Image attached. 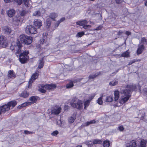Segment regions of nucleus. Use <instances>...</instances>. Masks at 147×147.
I'll list each match as a JSON object with an SVG mask.
<instances>
[{"label":"nucleus","instance_id":"obj_37","mask_svg":"<svg viewBox=\"0 0 147 147\" xmlns=\"http://www.w3.org/2000/svg\"><path fill=\"white\" fill-rule=\"evenodd\" d=\"M90 101L89 100H88L86 101L84 103V109H86V108L88 107L90 104Z\"/></svg>","mask_w":147,"mask_h":147},{"label":"nucleus","instance_id":"obj_16","mask_svg":"<svg viewBox=\"0 0 147 147\" xmlns=\"http://www.w3.org/2000/svg\"><path fill=\"white\" fill-rule=\"evenodd\" d=\"M147 141L144 139L142 140L140 143L139 147H146Z\"/></svg>","mask_w":147,"mask_h":147},{"label":"nucleus","instance_id":"obj_4","mask_svg":"<svg viewBox=\"0 0 147 147\" xmlns=\"http://www.w3.org/2000/svg\"><path fill=\"white\" fill-rule=\"evenodd\" d=\"M20 38L21 43L28 45L32 42V37L28 36L24 34L20 35Z\"/></svg>","mask_w":147,"mask_h":147},{"label":"nucleus","instance_id":"obj_56","mask_svg":"<svg viewBox=\"0 0 147 147\" xmlns=\"http://www.w3.org/2000/svg\"><path fill=\"white\" fill-rule=\"evenodd\" d=\"M43 38H44L45 39L47 38V33L45 32L44 33L42 34Z\"/></svg>","mask_w":147,"mask_h":147},{"label":"nucleus","instance_id":"obj_48","mask_svg":"<svg viewBox=\"0 0 147 147\" xmlns=\"http://www.w3.org/2000/svg\"><path fill=\"white\" fill-rule=\"evenodd\" d=\"M15 1L17 3L18 5H21L22 2V0H15Z\"/></svg>","mask_w":147,"mask_h":147},{"label":"nucleus","instance_id":"obj_40","mask_svg":"<svg viewBox=\"0 0 147 147\" xmlns=\"http://www.w3.org/2000/svg\"><path fill=\"white\" fill-rule=\"evenodd\" d=\"M84 32H78L76 35V36L77 37H81L84 35Z\"/></svg>","mask_w":147,"mask_h":147},{"label":"nucleus","instance_id":"obj_63","mask_svg":"<svg viewBox=\"0 0 147 147\" xmlns=\"http://www.w3.org/2000/svg\"><path fill=\"white\" fill-rule=\"evenodd\" d=\"M5 2L6 3H8L10 2V0H4Z\"/></svg>","mask_w":147,"mask_h":147},{"label":"nucleus","instance_id":"obj_60","mask_svg":"<svg viewBox=\"0 0 147 147\" xmlns=\"http://www.w3.org/2000/svg\"><path fill=\"white\" fill-rule=\"evenodd\" d=\"M23 107H24L22 105V104H21L18 106V108L19 109H21Z\"/></svg>","mask_w":147,"mask_h":147},{"label":"nucleus","instance_id":"obj_1","mask_svg":"<svg viewBox=\"0 0 147 147\" xmlns=\"http://www.w3.org/2000/svg\"><path fill=\"white\" fill-rule=\"evenodd\" d=\"M136 88V86L135 85H127L126 88L122 90L121 92L122 96L121 98L119 100V102L123 104L126 102L131 96V92L135 91Z\"/></svg>","mask_w":147,"mask_h":147},{"label":"nucleus","instance_id":"obj_45","mask_svg":"<svg viewBox=\"0 0 147 147\" xmlns=\"http://www.w3.org/2000/svg\"><path fill=\"white\" fill-rule=\"evenodd\" d=\"M46 23L47 25L49 26L51 24V22L49 18H48L46 20Z\"/></svg>","mask_w":147,"mask_h":147},{"label":"nucleus","instance_id":"obj_12","mask_svg":"<svg viewBox=\"0 0 147 147\" xmlns=\"http://www.w3.org/2000/svg\"><path fill=\"white\" fill-rule=\"evenodd\" d=\"M3 30L5 33L7 34H9L11 31V28L7 26H6L4 27Z\"/></svg>","mask_w":147,"mask_h":147},{"label":"nucleus","instance_id":"obj_18","mask_svg":"<svg viewBox=\"0 0 147 147\" xmlns=\"http://www.w3.org/2000/svg\"><path fill=\"white\" fill-rule=\"evenodd\" d=\"M29 95V93L26 91H24L21 94L20 96L24 98H26Z\"/></svg>","mask_w":147,"mask_h":147},{"label":"nucleus","instance_id":"obj_55","mask_svg":"<svg viewBox=\"0 0 147 147\" xmlns=\"http://www.w3.org/2000/svg\"><path fill=\"white\" fill-rule=\"evenodd\" d=\"M117 3L120 4L122 2L123 0H115Z\"/></svg>","mask_w":147,"mask_h":147},{"label":"nucleus","instance_id":"obj_26","mask_svg":"<svg viewBox=\"0 0 147 147\" xmlns=\"http://www.w3.org/2000/svg\"><path fill=\"white\" fill-rule=\"evenodd\" d=\"M15 75L13 70H10L8 72V76L9 78L15 77Z\"/></svg>","mask_w":147,"mask_h":147},{"label":"nucleus","instance_id":"obj_39","mask_svg":"<svg viewBox=\"0 0 147 147\" xmlns=\"http://www.w3.org/2000/svg\"><path fill=\"white\" fill-rule=\"evenodd\" d=\"M141 43L143 44H146L147 45V39H146L145 37L142 38L141 40Z\"/></svg>","mask_w":147,"mask_h":147},{"label":"nucleus","instance_id":"obj_33","mask_svg":"<svg viewBox=\"0 0 147 147\" xmlns=\"http://www.w3.org/2000/svg\"><path fill=\"white\" fill-rule=\"evenodd\" d=\"M46 42V40L44 38H42L40 40V43L41 44H43L44 43L45 44V45L47 46L48 44H47V43Z\"/></svg>","mask_w":147,"mask_h":147},{"label":"nucleus","instance_id":"obj_20","mask_svg":"<svg viewBox=\"0 0 147 147\" xmlns=\"http://www.w3.org/2000/svg\"><path fill=\"white\" fill-rule=\"evenodd\" d=\"M101 72H99L97 73H96L94 75H90L88 77V78L89 79H94V78H95L98 75H100V74H101Z\"/></svg>","mask_w":147,"mask_h":147},{"label":"nucleus","instance_id":"obj_42","mask_svg":"<svg viewBox=\"0 0 147 147\" xmlns=\"http://www.w3.org/2000/svg\"><path fill=\"white\" fill-rule=\"evenodd\" d=\"M2 106L3 108H4L5 109V110L6 111H7L10 109V108L9 107V106L8 104L4 105Z\"/></svg>","mask_w":147,"mask_h":147},{"label":"nucleus","instance_id":"obj_59","mask_svg":"<svg viewBox=\"0 0 147 147\" xmlns=\"http://www.w3.org/2000/svg\"><path fill=\"white\" fill-rule=\"evenodd\" d=\"M122 33V32L121 31H119L118 32L117 35H118L120 36Z\"/></svg>","mask_w":147,"mask_h":147},{"label":"nucleus","instance_id":"obj_14","mask_svg":"<svg viewBox=\"0 0 147 147\" xmlns=\"http://www.w3.org/2000/svg\"><path fill=\"white\" fill-rule=\"evenodd\" d=\"M15 11L13 9H10L9 10L7 11V13L9 17H12L15 14Z\"/></svg>","mask_w":147,"mask_h":147},{"label":"nucleus","instance_id":"obj_50","mask_svg":"<svg viewBox=\"0 0 147 147\" xmlns=\"http://www.w3.org/2000/svg\"><path fill=\"white\" fill-rule=\"evenodd\" d=\"M87 144L88 147H91L92 146L93 144V142L91 141L88 142H87Z\"/></svg>","mask_w":147,"mask_h":147},{"label":"nucleus","instance_id":"obj_5","mask_svg":"<svg viewBox=\"0 0 147 147\" xmlns=\"http://www.w3.org/2000/svg\"><path fill=\"white\" fill-rule=\"evenodd\" d=\"M26 33L28 34H35L37 32L36 28L33 26L29 25L26 27L25 30Z\"/></svg>","mask_w":147,"mask_h":147},{"label":"nucleus","instance_id":"obj_27","mask_svg":"<svg viewBox=\"0 0 147 147\" xmlns=\"http://www.w3.org/2000/svg\"><path fill=\"white\" fill-rule=\"evenodd\" d=\"M33 15L37 17L40 16L41 15V11L40 10L36 11L33 13Z\"/></svg>","mask_w":147,"mask_h":147},{"label":"nucleus","instance_id":"obj_10","mask_svg":"<svg viewBox=\"0 0 147 147\" xmlns=\"http://www.w3.org/2000/svg\"><path fill=\"white\" fill-rule=\"evenodd\" d=\"M38 76V74L37 73H35L33 74L30 80H29L28 82L29 84H30L33 82L37 78Z\"/></svg>","mask_w":147,"mask_h":147},{"label":"nucleus","instance_id":"obj_49","mask_svg":"<svg viewBox=\"0 0 147 147\" xmlns=\"http://www.w3.org/2000/svg\"><path fill=\"white\" fill-rule=\"evenodd\" d=\"M24 133L26 134H32L34 133L33 131H30L27 130H25L24 131Z\"/></svg>","mask_w":147,"mask_h":147},{"label":"nucleus","instance_id":"obj_34","mask_svg":"<svg viewBox=\"0 0 147 147\" xmlns=\"http://www.w3.org/2000/svg\"><path fill=\"white\" fill-rule=\"evenodd\" d=\"M109 145L110 143L109 141L106 140L104 142L103 146L104 147H109Z\"/></svg>","mask_w":147,"mask_h":147},{"label":"nucleus","instance_id":"obj_32","mask_svg":"<svg viewBox=\"0 0 147 147\" xmlns=\"http://www.w3.org/2000/svg\"><path fill=\"white\" fill-rule=\"evenodd\" d=\"M74 84L71 81L69 83L66 85V87L67 88H69L74 86Z\"/></svg>","mask_w":147,"mask_h":147},{"label":"nucleus","instance_id":"obj_2","mask_svg":"<svg viewBox=\"0 0 147 147\" xmlns=\"http://www.w3.org/2000/svg\"><path fill=\"white\" fill-rule=\"evenodd\" d=\"M70 104L72 107L78 110L81 109L83 106L82 101L75 98L72 99Z\"/></svg>","mask_w":147,"mask_h":147},{"label":"nucleus","instance_id":"obj_17","mask_svg":"<svg viewBox=\"0 0 147 147\" xmlns=\"http://www.w3.org/2000/svg\"><path fill=\"white\" fill-rule=\"evenodd\" d=\"M76 114H74L71 117L68 118V122L69 123H71L74 122L76 119Z\"/></svg>","mask_w":147,"mask_h":147},{"label":"nucleus","instance_id":"obj_21","mask_svg":"<svg viewBox=\"0 0 147 147\" xmlns=\"http://www.w3.org/2000/svg\"><path fill=\"white\" fill-rule=\"evenodd\" d=\"M115 100H118L119 98V92L118 91H115L114 92Z\"/></svg>","mask_w":147,"mask_h":147},{"label":"nucleus","instance_id":"obj_29","mask_svg":"<svg viewBox=\"0 0 147 147\" xmlns=\"http://www.w3.org/2000/svg\"><path fill=\"white\" fill-rule=\"evenodd\" d=\"M38 97L36 96H33L31 97L30 98V100L31 101L36 102L38 98Z\"/></svg>","mask_w":147,"mask_h":147},{"label":"nucleus","instance_id":"obj_9","mask_svg":"<svg viewBox=\"0 0 147 147\" xmlns=\"http://www.w3.org/2000/svg\"><path fill=\"white\" fill-rule=\"evenodd\" d=\"M44 87L46 89L49 90L55 88L56 87V86L55 84H51L46 85L44 86Z\"/></svg>","mask_w":147,"mask_h":147},{"label":"nucleus","instance_id":"obj_51","mask_svg":"<svg viewBox=\"0 0 147 147\" xmlns=\"http://www.w3.org/2000/svg\"><path fill=\"white\" fill-rule=\"evenodd\" d=\"M0 111L1 113L4 112L5 113L6 111L5 110V109L3 108L2 106H1L0 107Z\"/></svg>","mask_w":147,"mask_h":147},{"label":"nucleus","instance_id":"obj_57","mask_svg":"<svg viewBox=\"0 0 147 147\" xmlns=\"http://www.w3.org/2000/svg\"><path fill=\"white\" fill-rule=\"evenodd\" d=\"M102 28V26H100L97 27L95 29V30H100Z\"/></svg>","mask_w":147,"mask_h":147},{"label":"nucleus","instance_id":"obj_11","mask_svg":"<svg viewBox=\"0 0 147 147\" xmlns=\"http://www.w3.org/2000/svg\"><path fill=\"white\" fill-rule=\"evenodd\" d=\"M144 49V46L143 45H139L137 50V53L139 55L142 53Z\"/></svg>","mask_w":147,"mask_h":147},{"label":"nucleus","instance_id":"obj_7","mask_svg":"<svg viewBox=\"0 0 147 147\" xmlns=\"http://www.w3.org/2000/svg\"><path fill=\"white\" fill-rule=\"evenodd\" d=\"M34 25L36 27V28H38L42 26V21L39 20H35L34 22Z\"/></svg>","mask_w":147,"mask_h":147},{"label":"nucleus","instance_id":"obj_41","mask_svg":"<svg viewBox=\"0 0 147 147\" xmlns=\"http://www.w3.org/2000/svg\"><path fill=\"white\" fill-rule=\"evenodd\" d=\"M129 53L127 51L122 53L121 56L123 57H129Z\"/></svg>","mask_w":147,"mask_h":147},{"label":"nucleus","instance_id":"obj_36","mask_svg":"<svg viewBox=\"0 0 147 147\" xmlns=\"http://www.w3.org/2000/svg\"><path fill=\"white\" fill-rule=\"evenodd\" d=\"M102 96L99 98L97 100V103L100 105H102L103 103Z\"/></svg>","mask_w":147,"mask_h":147},{"label":"nucleus","instance_id":"obj_64","mask_svg":"<svg viewBox=\"0 0 147 147\" xmlns=\"http://www.w3.org/2000/svg\"><path fill=\"white\" fill-rule=\"evenodd\" d=\"M145 5L146 6H147V0L145 1Z\"/></svg>","mask_w":147,"mask_h":147},{"label":"nucleus","instance_id":"obj_58","mask_svg":"<svg viewBox=\"0 0 147 147\" xmlns=\"http://www.w3.org/2000/svg\"><path fill=\"white\" fill-rule=\"evenodd\" d=\"M125 34L127 36H129L131 35V32L128 31H127L125 32Z\"/></svg>","mask_w":147,"mask_h":147},{"label":"nucleus","instance_id":"obj_54","mask_svg":"<svg viewBox=\"0 0 147 147\" xmlns=\"http://www.w3.org/2000/svg\"><path fill=\"white\" fill-rule=\"evenodd\" d=\"M39 90L42 93H45L46 92V90L44 89L40 88L39 89Z\"/></svg>","mask_w":147,"mask_h":147},{"label":"nucleus","instance_id":"obj_38","mask_svg":"<svg viewBox=\"0 0 147 147\" xmlns=\"http://www.w3.org/2000/svg\"><path fill=\"white\" fill-rule=\"evenodd\" d=\"M113 98L110 96H107L106 97V101L107 102H110L113 101Z\"/></svg>","mask_w":147,"mask_h":147},{"label":"nucleus","instance_id":"obj_44","mask_svg":"<svg viewBox=\"0 0 147 147\" xmlns=\"http://www.w3.org/2000/svg\"><path fill=\"white\" fill-rule=\"evenodd\" d=\"M91 27V26L90 25H85L84 26H83V28L85 29L86 30H87L89 28H90Z\"/></svg>","mask_w":147,"mask_h":147},{"label":"nucleus","instance_id":"obj_19","mask_svg":"<svg viewBox=\"0 0 147 147\" xmlns=\"http://www.w3.org/2000/svg\"><path fill=\"white\" fill-rule=\"evenodd\" d=\"M87 23V21L86 20L80 21L76 22V24L79 26H83Z\"/></svg>","mask_w":147,"mask_h":147},{"label":"nucleus","instance_id":"obj_43","mask_svg":"<svg viewBox=\"0 0 147 147\" xmlns=\"http://www.w3.org/2000/svg\"><path fill=\"white\" fill-rule=\"evenodd\" d=\"M32 104V102H26L22 104V105L24 107H25L27 105H31Z\"/></svg>","mask_w":147,"mask_h":147},{"label":"nucleus","instance_id":"obj_61","mask_svg":"<svg viewBox=\"0 0 147 147\" xmlns=\"http://www.w3.org/2000/svg\"><path fill=\"white\" fill-rule=\"evenodd\" d=\"M82 79V78L78 79H77V80L76 81V82H80L81 81V80Z\"/></svg>","mask_w":147,"mask_h":147},{"label":"nucleus","instance_id":"obj_35","mask_svg":"<svg viewBox=\"0 0 147 147\" xmlns=\"http://www.w3.org/2000/svg\"><path fill=\"white\" fill-rule=\"evenodd\" d=\"M101 143H102V142L100 140L95 139L93 141V144H100Z\"/></svg>","mask_w":147,"mask_h":147},{"label":"nucleus","instance_id":"obj_53","mask_svg":"<svg viewBox=\"0 0 147 147\" xmlns=\"http://www.w3.org/2000/svg\"><path fill=\"white\" fill-rule=\"evenodd\" d=\"M65 20V18L64 17H63L62 18L59 20H58V25H59L60 23L64 21Z\"/></svg>","mask_w":147,"mask_h":147},{"label":"nucleus","instance_id":"obj_22","mask_svg":"<svg viewBox=\"0 0 147 147\" xmlns=\"http://www.w3.org/2000/svg\"><path fill=\"white\" fill-rule=\"evenodd\" d=\"M13 23L16 25H18L20 22L19 18L16 17L14 18L13 19Z\"/></svg>","mask_w":147,"mask_h":147},{"label":"nucleus","instance_id":"obj_62","mask_svg":"<svg viewBox=\"0 0 147 147\" xmlns=\"http://www.w3.org/2000/svg\"><path fill=\"white\" fill-rule=\"evenodd\" d=\"M131 62H132V63H134L135 62L137 61L135 59H134L132 61H131Z\"/></svg>","mask_w":147,"mask_h":147},{"label":"nucleus","instance_id":"obj_3","mask_svg":"<svg viewBox=\"0 0 147 147\" xmlns=\"http://www.w3.org/2000/svg\"><path fill=\"white\" fill-rule=\"evenodd\" d=\"M17 46L18 49L16 53V55L17 56H19V57H22L24 55H27L29 53L28 51H23L22 49V45L20 41H18L17 43Z\"/></svg>","mask_w":147,"mask_h":147},{"label":"nucleus","instance_id":"obj_8","mask_svg":"<svg viewBox=\"0 0 147 147\" xmlns=\"http://www.w3.org/2000/svg\"><path fill=\"white\" fill-rule=\"evenodd\" d=\"M61 107L53 109L51 111V113L55 115H58L61 112Z\"/></svg>","mask_w":147,"mask_h":147},{"label":"nucleus","instance_id":"obj_47","mask_svg":"<svg viewBox=\"0 0 147 147\" xmlns=\"http://www.w3.org/2000/svg\"><path fill=\"white\" fill-rule=\"evenodd\" d=\"M27 11H26L24 10L21 11L20 15L22 16H24L25 15Z\"/></svg>","mask_w":147,"mask_h":147},{"label":"nucleus","instance_id":"obj_15","mask_svg":"<svg viewBox=\"0 0 147 147\" xmlns=\"http://www.w3.org/2000/svg\"><path fill=\"white\" fill-rule=\"evenodd\" d=\"M9 108L12 107L13 108L17 104V102L15 100H13L8 102L7 104Z\"/></svg>","mask_w":147,"mask_h":147},{"label":"nucleus","instance_id":"obj_30","mask_svg":"<svg viewBox=\"0 0 147 147\" xmlns=\"http://www.w3.org/2000/svg\"><path fill=\"white\" fill-rule=\"evenodd\" d=\"M43 59H41L40 60V62L38 67L39 69H40L43 67Z\"/></svg>","mask_w":147,"mask_h":147},{"label":"nucleus","instance_id":"obj_6","mask_svg":"<svg viewBox=\"0 0 147 147\" xmlns=\"http://www.w3.org/2000/svg\"><path fill=\"white\" fill-rule=\"evenodd\" d=\"M7 45V41L6 38L3 36H1L0 37V46L5 48Z\"/></svg>","mask_w":147,"mask_h":147},{"label":"nucleus","instance_id":"obj_24","mask_svg":"<svg viewBox=\"0 0 147 147\" xmlns=\"http://www.w3.org/2000/svg\"><path fill=\"white\" fill-rule=\"evenodd\" d=\"M118 81L117 80H115L109 82V85L111 86H114L118 84Z\"/></svg>","mask_w":147,"mask_h":147},{"label":"nucleus","instance_id":"obj_23","mask_svg":"<svg viewBox=\"0 0 147 147\" xmlns=\"http://www.w3.org/2000/svg\"><path fill=\"white\" fill-rule=\"evenodd\" d=\"M26 56L27 55H24L22 56L23 57H20V61L22 63H24L26 62L27 58L25 57V56Z\"/></svg>","mask_w":147,"mask_h":147},{"label":"nucleus","instance_id":"obj_13","mask_svg":"<svg viewBox=\"0 0 147 147\" xmlns=\"http://www.w3.org/2000/svg\"><path fill=\"white\" fill-rule=\"evenodd\" d=\"M136 146V144L135 140H133L129 143L126 144L127 147H135Z\"/></svg>","mask_w":147,"mask_h":147},{"label":"nucleus","instance_id":"obj_46","mask_svg":"<svg viewBox=\"0 0 147 147\" xmlns=\"http://www.w3.org/2000/svg\"><path fill=\"white\" fill-rule=\"evenodd\" d=\"M59 133L58 131L56 130L54 131L53 132L51 133V135L54 136H56Z\"/></svg>","mask_w":147,"mask_h":147},{"label":"nucleus","instance_id":"obj_25","mask_svg":"<svg viewBox=\"0 0 147 147\" xmlns=\"http://www.w3.org/2000/svg\"><path fill=\"white\" fill-rule=\"evenodd\" d=\"M57 16V15L55 13H52L50 14L49 16L50 18L53 20H55V18Z\"/></svg>","mask_w":147,"mask_h":147},{"label":"nucleus","instance_id":"obj_28","mask_svg":"<svg viewBox=\"0 0 147 147\" xmlns=\"http://www.w3.org/2000/svg\"><path fill=\"white\" fill-rule=\"evenodd\" d=\"M96 121L94 120H93L89 121H87L85 123V126H87L89 125L95 123Z\"/></svg>","mask_w":147,"mask_h":147},{"label":"nucleus","instance_id":"obj_31","mask_svg":"<svg viewBox=\"0 0 147 147\" xmlns=\"http://www.w3.org/2000/svg\"><path fill=\"white\" fill-rule=\"evenodd\" d=\"M23 1L24 4L26 7H29L30 6V0H23Z\"/></svg>","mask_w":147,"mask_h":147},{"label":"nucleus","instance_id":"obj_52","mask_svg":"<svg viewBox=\"0 0 147 147\" xmlns=\"http://www.w3.org/2000/svg\"><path fill=\"white\" fill-rule=\"evenodd\" d=\"M118 129L121 131H123L124 129V128L123 126H120L118 127Z\"/></svg>","mask_w":147,"mask_h":147}]
</instances>
